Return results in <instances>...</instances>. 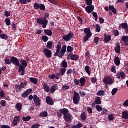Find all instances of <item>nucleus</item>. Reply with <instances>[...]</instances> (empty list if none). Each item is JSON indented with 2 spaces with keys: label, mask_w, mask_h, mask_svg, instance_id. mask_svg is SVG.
<instances>
[{
  "label": "nucleus",
  "mask_w": 128,
  "mask_h": 128,
  "mask_svg": "<svg viewBox=\"0 0 128 128\" xmlns=\"http://www.w3.org/2000/svg\"><path fill=\"white\" fill-rule=\"evenodd\" d=\"M19 62L22 63L21 64L20 63V66H18V68H19L18 72H19V74L21 72L22 76H24V74H26V68L28 66V62H26V60L22 59L20 60Z\"/></svg>",
  "instance_id": "f257e3e1"
},
{
  "label": "nucleus",
  "mask_w": 128,
  "mask_h": 128,
  "mask_svg": "<svg viewBox=\"0 0 128 128\" xmlns=\"http://www.w3.org/2000/svg\"><path fill=\"white\" fill-rule=\"evenodd\" d=\"M49 18L50 15L46 14L44 18H40L37 19V24L42 25L43 28H46V26H48V20L46 18Z\"/></svg>",
  "instance_id": "f03ea898"
},
{
  "label": "nucleus",
  "mask_w": 128,
  "mask_h": 128,
  "mask_svg": "<svg viewBox=\"0 0 128 128\" xmlns=\"http://www.w3.org/2000/svg\"><path fill=\"white\" fill-rule=\"evenodd\" d=\"M80 94L77 92H75L74 93V97L73 98L74 104H78L80 102Z\"/></svg>",
  "instance_id": "7ed1b4c3"
},
{
  "label": "nucleus",
  "mask_w": 128,
  "mask_h": 128,
  "mask_svg": "<svg viewBox=\"0 0 128 128\" xmlns=\"http://www.w3.org/2000/svg\"><path fill=\"white\" fill-rule=\"evenodd\" d=\"M74 36V34L72 32H70L67 35H64L62 38L65 42H70V40Z\"/></svg>",
  "instance_id": "20e7f679"
},
{
  "label": "nucleus",
  "mask_w": 128,
  "mask_h": 128,
  "mask_svg": "<svg viewBox=\"0 0 128 128\" xmlns=\"http://www.w3.org/2000/svg\"><path fill=\"white\" fill-rule=\"evenodd\" d=\"M28 84V82L24 81V83L22 82L20 85H16V88L17 90L20 92V90H22V88H24L26 85Z\"/></svg>",
  "instance_id": "39448f33"
},
{
  "label": "nucleus",
  "mask_w": 128,
  "mask_h": 128,
  "mask_svg": "<svg viewBox=\"0 0 128 128\" xmlns=\"http://www.w3.org/2000/svg\"><path fill=\"white\" fill-rule=\"evenodd\" d=\"M44 54L45 56L48 58H50L52 56V50L48 48H44Z\"/></svg>",
  "instance_id": "423d86ee"
},
{
  "label": "nucleus",
  "mask_w": 128,
  "mask_h": 128,
  "mask_svg": "<svg viewBox=\"0 0 128 128\" xmlns=\"http://www.w3.org/2000/svg\"><path fill=\"white\" fill-rule=\"evenodd\" d=\"M64 119L66 120V122L70 124L72 122V116L70 114H68L64 116Z\"/></svg>",
  "instance_id": "0eeeda50"
},
{
  "label": "nucleus",
  "mask_w": 128,
  "mask_h": 128,
  "mask_svg": "<svg viewBox=\"0 0 128 128\" xmlns=\"http://www.w3.org/2000/svg\"><path fill=\"white\" fill-rule=\"evenodd\" d=\"M11 64H14L16 66H18H18H20V60L18 58L14 56H12L11 58Z\"/></svg>",
  "instance_id": "6e6552de"
},
{
  "label": "nucleus",
  "mask_w": 128,
  "mask_h": 128,
  "mask_svg": "<svg viewBox=\"0 0 128 128\" xmlns=\"http://www.w3.org/2000/svg\"><path fill=\"white\" fill-rule=\"evenodd\" d=\"M34 102L36 106H40L42 104V102H40V98H38V96L36 95L34 96Z\"/></svg>",
  "instance_id": "1a4fd4ad"
},
{
  "label": "nucleus",
  "mask_w": 128,
  "mask_h": 128,
  "mask_svg": "<svg viewBox=\"0 0 128 128\" xmlns=\"http://www.w3.org/2000/svg\"><path fill=\"white\" fill-rule=\"evenodd\" d=\"M104 84H114V81H112V78L110 77H106L104 80Z\"/></svg>",
  "instance_id": "9d476101"
},
{
  "label": "nucleus",
  "mask_w": 128,
  "mask_h": 128,
  "mask_svg": "<svg viewBox=\"0 0 128 128\" xmlns=\"http://www.w3.org/2000/svg\"><path fill=\"white\" fill-rule=\"evenodd\" d=\"M68 56L70 58L71 60H80V56L76 55V54H74L72 52L68 54Z\"/></svg>",
  "instance_id": "9b49d317"
},
{
  "label": "nucleus",
  "mask_w": 128,
  "mask_h": 128,
  "mask_svg": "<svg viewBox=\"0 0 128 128\" xmlns=\"http://www.w3.org/2000/svg\"><path fill=\"white\" fill-rule=\"evenodd\" d=\"M86 10L88 14H92L94 10V6H89L86 8Z\"/></svg>",
  "instance_id": "f8f14e48"
},
{
  "label": "nucleus",
  "mask_w": 128,
  "mask_h": 128,
  "mask_svg": "<svg viewBox=\"0 0 128 128\" xmlns=\"http://www.w3.org/2000/svg\"><path fill=\"white\" fill-rule=\"evenodd\" d=\"M120 28H124L126 30L125 32L126 34H128V24L126 23H122L119 26Z\"/></svg>",
  "instance_id": "ddd939ff"
},
{
  "label": "nucleus",
  "mask_w": 128,
  "mask_h": 128,
  "mask_svg": "<svg viewBox=\"0 0 128 128\" xmlns=\"http://www.w3.org/2000/svg\"><path fill=\"white\" fill-rule=\"evenodd\" d=\"M46 102L49 106H52L54 104V102L52 100V98L50 96H47L46 98Z\"/></svg>",
  "instance_id": "4468645a"
},
{
  "label": "nucleus",
  "mask_w": 128,
  "mask_h": 128,
  "mask_svg": "<svg viewBox=\"0 0 128 128\" xmlns=\"http://www.w3.org/2000/svg\"><path fill=\"white\" fill-rule=\"evenodd\" d=\"M116 76L118 80H120V78L122 80H124L126 78V74H124V72H122L117 74Z\"/></svg>",
  "instance_id": "2eb2a0df"
},
{
  "label": "nucleus",
  "mask_w": 128,
  "mask_h": 128,
  "mask_svg": "<svg viewBox=\"0 0 128 128\" xmlns=\"http://www.w3.org/2000/svg\"><path fill=\"white\" fill-rule=\"evenodd\" d=\"M62 50V45L58 44L56 46V52L54 54V56H58V54H60V50Z\"/></svg>",
  "instance_id": "dca6fc26"
},
{
  "label": "nucleus",
  "mask_w": 128,
  "mask_h": 128,
  "mask_svg": "<svg viewBox=\"0 0 128 128\" xmlns=\"http://www.w3.org/2000/svg\"><path fill=\"white\" fill-rule=\"evenodd\" d=\"M60 112L63 114L64 116L67 115L70 112L68 111V110L66 108H62L60 110Z\"/></svg>",
  "instance_id": "f3484780"
},
{
  "label": "nucleus",
  "mask_w": 128,
  "mask_h": 128,
  "mask_svg": "<svg viewBox=\"0 0 128 128\" xmlns=\"http://www.w3.org/2000/svg\"><path fill=\"white\" fill-rule=\"evenodd\" d=\"M104 42H106V44H108V42H110L112 40V36H108L106 34H105L104 36Z\"/></svg>",
  "instance_id": "a211bd4d"
},
{
  "label": "nucleus",
  "mask_w": 128,
  "mask_h": 128,
  "mask_svg": "<svg viewBox=\"0 0 128 128\" xmlns=\"http://www.w3.org/2000/svg\"><path fill=\"white\" fill-rule=\"evenodd\" d=\"M56 90H58V86L56 84L53 85L50 88V94H54Z\"/></svg>",
  "instance_id": "6ab92c4d"
},
{
  "label": "nucleus",
  "mask_w": 128,
  "mask_h": 128,
  "mask_svg": "<svg viewBox=\"0 0 128 128\" xmlns=\"http://www.w3.org/2000/svg\"><path fill=\"white\" fill-rule=\"evenodd\" d=\"M44 90H45L46 92L48 94L50 92V88L46 84H44L43 86Z\"/></svg>",
  "instance_id": "aec40b11"
},
{
  "label": "nucleus",
  "mask_w": 128,
  "mask_h": 128,
  "mask_svg": "<svg viewBox=\"0 0 128 128\" xmlns=\"http://www.w3.org/2000/svg\"><path fill=\"white\" fill-rule=\"evenodd\" d=\"M15 108L18 112H22V103L17 104Z\"/></svg>",
  "instance_id": "412c9836"
},
{
  "label": "nucleus",
  "mask_w": 128,
  "mask_h": 128,
  "mask_svg": "<svg viewBox=\"0 0 128 128\" xmlns=\"http://www.w3.org/2000/svg\"><path fill=\"white\" fill-rule=\"evenodd\" d=\"M80 82L81 84V86H82V88H84V86H86V78H82L80 79Z\"/></svg>",
  "instance_id": "4be33fe9"
},
{
  "label": "nucleus",
  "mask_w": 128,
  "mask_h": 128,
  "mask_svg": "<svg viewBox=\"0 0 128 128\" xmlns=\"http://www.w3.org/2000/svg\"><path fill=\"white\" fill-rule=\"evenodd\" d=\"M114 50L116 54H120V44H117L114 48Z\"/></svg>",
  "instance_id": "5701e85b"
},
{
  "label": "nucleus",
  "mask_w": 128,
  "mask_h": 128,
  "mask_svg": "<svg viewBox=\"0 0 128 128\" xmlns=\"http://www.w3.org/2000/svg\"><path fill=\"white\" fill-rule=\"evenodd\" d=\"M110 10H111L112 12L114 13V14H116L118 12L116 11V9L112 6H109Z\"/></svg>",
  "instance_id": "b1692460"
},
{
  "label": "nucleus",
  "mask_w": 128,
  "mask_h": 128,
  "mask_svg": "<svg viewBox=\"0 0 128 128\" xmlns=\"http://www.w3.org/2000/svg\"><path fill=\"white\" fill-rule=\"evenodd\" d=\"M94 104H98V106L100 104H102V98H100V97H98L96 98Z\"/></svg>",
  "instance_id": "393cba45"
},
{
  "label": "nucleus",
  "mask_w": 128,
  "mask_h": 128,
  "mask_svg": "<svg viewBox=\"0 0 128 128\" xmlns=\"http://www.w3.org/2000/svg\"><path fill=\"white\" fill-rule=\"evenodd\" d=\"M66 52V46L64 45L62 48L61 52H60V54L62 56H64V54Z\"/></svg>",
  "instance_id": "a878e982"
},
{
  "label": "nucleus",
  "mask_w": 128,
  "mask_h": 128,
  "mask_svg": "<svg viewBox=\"0 0 128 128\" xmlns=\"http://www.w3.org/2000/svg\"><path fill=\"white\" fill-rule=\"evenodd\" d=\"M114 64L117 66H118L120 64V58L116 57L115 58Z\"/></svg>",
  "instance_id": "bb28decb"
},
{
  "label": "nucleus",
  "mask_w": 128,
  "mask_h": 128,
  "mask_svg": "<svg viewBox=\"0 0 128 128\" xmlns=\"http://www.w3.org/2000/svg\"><path fill=\"white\" fill-rule=\"evenodd\" d=\"M44 32L48 36H52V32L51 30H45Z\"/></svg>",
  "instance_id": "cd10ccee"
},
{
  "label": "nucleus",
  "mask_w": 128,
  "mask_h": 128,
  "mask_svg": "<svg viewBox=\"0 0 128 128\" xmlns=\"http://www.w3.org/2000/svg\"><path fill=\"white\" fill-rule=\"evenodd\" d=\"M84 32L86 34H88L89 36H92V34L90 32V28H86L84 30Z\"/></svg>",
  "instance_id": "c85d7f7f"
},
{
  "label": "nucleus",
  "mask_w": 128,
  "mask_h": 128,
  "mask_svg": "<svg viewBox=\"0 0 128 128\" xmlns=\"http://www.w3.org/2000/svg\"><path fill=\"white\" fill-rule=\"evenodd\" d=\"M97 96H104L106 95V92L104 90H100L97 92Z\"/></svg>",
  "instance_id": "c756f323"
},
{
  "label": "nucleus",
  "mask_w": 128,
  "mask_h": 128,
  "mask_svg": "<svg viewBox=\"0 0 128 128\" xmlns=\"http://www.w3.org/2000/svg\"><path fill=\"white\" fill-rule=\"evenodd\" d=\"M0 38L2 40H8V36L6 34H1L0 35Z\"/></svg>",
  "instance_id": "7c9ffc66"
},
{
  "label": "nucleus",
  "mask_w": 128,
  "mask_h": 128,
  "mask_svg": "<svg viewBox=\"0 0 128 128\" xmlns=\"http://www.w3.org/2000/svg\"><path fill=\"white\" fill-rule=\"evenodd\" d=\"M85 70L86 72L90 76V74L92 73V72H90V66H86Z\"/></svg>",
  "instance_id": "2f4dec72"
},
{
  "label": "nucleus",
  "mask_w": 128,
  "mask_h": 128,
  "mask_svg": "<svg viewBox=\"0 0 128 128\" xmlns=\"http://www.w3.org/2000/svg\"><path fill=\"white\" fill-rule=\"evenodd\" d=\"M122 118L124 120H128V112H124L122 114Z\"/></svg>",
  "instance_id": "473e14b6"
},
{
  "label": "nucleus",
  "mask_w": 128,
  "mask_h": 128,
  "mask_svg": "<svg viewBox=\"0 0 128 128\" xmlns=\"http://www.w3.org/2000/svg\"><path fill=\"white\" fill-rule=\"evenodd\" d=\"M30 82H32V84H38V80L36 78H30Z\"/></svg>",
  "instance_id": "72a5a7b5"
},
{
  "label": "nucleus",
  "mask_w": 128,
  "mask_h": 128,
  "mask_svg": "<svg viewBox=\"0 0 128 128\" xmlns=\"http://www.w3.org/2000/svg\"><path fill=\"white\" fill-rule=\"evenodd\" d=\"M52 44L53 42H48L46 46L48 50H52Z\"/></svg>",
  "instance_id": "f704fd0d"
},
{
  "label": "nucleus",
  "mask_w": 128,
  "mask_h": 128,
  "mask_svg": "<svg viewBox=\"0 0 128 128\" xmlns=\"http://www.w3.org/2000/svg\"><path fill=\"white\" fill-rule=\"evenodd\" d=\"M90 38H92V34H90V35L86 34L84 38V42H88V40H90Z\"/></svg>",
  "instance_id": "c9c22d12"
},
{
  "label": "nucleus",
  "mask_w": 128,
  "mask_h": 128,
  "mask_svg": "<svg viewBox=\"0 0 128 128\" xmlns=\"http://www.w3.org/2000/svg\"><path fill=\"white\" fill-rule=\"evenodd\" d=\"M32 118V117L30 116H28L27 117H22V120L23 122H29L30 120V119Z\"/></svg>",
  "instance_id": "e433bc0d"
},
{
  "label": "nucleus",
  "mask_w": 128,
  "mask_h": 128,
  "mask_svg": "<svg viewBox=\"0 0 128 128\" xmlns=\"http://www.w3.org/2000/svg\"><path fill=\"white\" fill-rule=\"evenodd\" d=\"M5 64H8V66L12 64V58H10H10H6L5 59Z\"/></svg>",
  "instance_id": "4c0bfd02"
},
{
  "label": "nucleus",
  "mask_w": 128,
  "mask_h": 128,
  "mask_svg": "<svg viewBox=\"0 0 128 128\" xmlns=\"http://www.w3.org/2000/svg\"><path fill=\"white\" fill-rule=\"evenodd\" d=\"M40 116H41V118H46V116H48V112L44 111V112L40 113Z\"/></svg>",
  "instance_id": "58836bf2"
},
{
  "label": "nucleus",
  "mask_w": 128,
  "mask_h": 128,
  "mask_svg": "<svg viewBox=\"0 0 128 128\" xmlns=\"http://www.w3.org/2000/svg\"><path fill=\"white\" fill-rule=\"evenodd\" d=\"M34 10H40V4L36 2L34 4Z\"/></svg>",
  "instance_id": "ea45409f"
},
{
  "label": "nucleus",
  "mask_w": 128,
  "mask_h": 128,
  "mask_svg": "<svg viewBox=\"0 0 128 128\" xmlns=\"http://www.w3.org/2000/svg\"><path fill=\"white\" fill-rule=\"evenodd\" d=\"M92 14L96 22H98V14H96V12H92Z\"/></svg>",
  "instance_id": "a19ab883"
},
{
  "label": "nucleus",
  "mask_w": 128,
  "mask_h": 128,
  "mask_svg": "<svg viewBox=\"0 0 128 128\" xmlns=\"http://www.w3.org/2000/svg\"><path fill=\"white\" fill-rule=\"evenodd\" d=\"M80 118L82 120H86V113H82L80 116Z\"/></svg>",
  "instance_id": "79ce46f5"
},
{
  "label": "nucleus",
  "mask_w": 128,
  "mask_h": 128,
  "mask_svg": "<svg viewBox=\"0 0 128 128\" xmlns=\"http://www.w3.org/2000/svg\"><path fill=\"white\" fill-rule=\"evenodd\" d=\"M39 10H40L44 11L46 10V6L44 4H40L39 6Z\"/></svg>",
  "instance_id": "37998d69"
},
{
  "label": "nucleus",
  "mask_w": 128,
  "mask_h": 128,
  "mask_svg": "<svg viewBox=\"0 0 128 128\" xmlns=\"http://www.w3.org/2000/svg\"><path fill=\"white\" fill-rule=\"evenodd\" d=\"M5 22L6 24V26H10V20L8 18H6L5 20Z\"/></svg>",
  "instance_id": "c03bdc74"
},
{
  "label": "nucleus",
  "mask_w": 128,
  "mask_h": 128,
  "mask_svg": "<svg viewBox=\"0 0 128 128\" xmlns=\"http://www.w3.org/2000/svg\"><path fill=\"white\" fill-rule=\"evenodd\" d=\"M96 110L99 112H102V110H104V108L102 106H100L99 105H98L96 106Z\"/></svg>",
  "instance_id": "a18cd8bd"
},
{
  "label": "nucleus",
  "mask_w": 128,
  "mask_h": 128,
  "mask_svg": "<svg viewBox=\"0 0 128 128\" xmlns=\"http://www.w3.org/2000/svg\"><path fill=\"white\" fill-rule=\"evenodd\" d=\"M118 88H114L113 89L112 92V96H116V94L118 92Z\"/></svg>",
  "instance_id": "49530a36"
},
{
  "label": "nucleus",
  "mask_w": 128,
  "mask_h": 128,
  "mask_svg": "<svg viewBox=\"0 0 128 128\" xmlns=\"http://www.w3.org/2000/svg\"><path fill=\"white\" fill-rule=\"evenodd\" d=\"M62 66L64 68H68V62L64 60L62 62Z\"/></svg>",
  "instance_id": "de8ad7c7"
},
{
  "label": "nucleus",
  "mask_w": 128,
  "mask_h": 128,
  "mask_svg": "<svg viewBox=\"0 0 128 128\" xmlns=\"http://www.w3.org/2000/svg\"><path fill=\"white\" fill-rule=\"evenodd\" d=\"M100 42V38L98 37H95L94 38V43L96 44V46L98 44V42Z\"/></svg>",
  "instance_id": "09e8293b"
},
{
  "label": "nucleus",
  "mask_w": 128,
  "mask_h": 128,
  "mask_svg": "<svg viewBox=\"0 0 128 128\" xmlns=\"http://www.w3.org/2000/svg\"><path fill=\"white\" fill-rule=\"evenodd\" d=\"M86 4L88 6H92V0H86Z\"/></svg>",
  "instance_id": "8fccbe9b"
},
{
  "label": "nucleus",
  "mask_w": 128,
  "mask_h": 128,
  "mask_svg": "<svg viewBox=\"0 0 128 128\" xmlns=\"http://www.w3.org/2000/svg\"><path fill=\"white\" fill-rule=\"evenodd\" d=\"M61 72V76H64V74L66 72V68H62L60 70Z\"/></svg>",
  "instance_id": "3c124183"
},
{
  "label": "nucleus",
  "mask_w": 128,
  "mask_h": 128,
  "mask_svg": "<svg viewBox=\"0 0 128 128\" xmlns=\"http://www.w3.org/2000/svg\"><path fill=\"white\" fill-rule=\"evenodd\" d=\"M42 40L44 42H46L48 40V37L46 36H42Z\"/></svg>",
  "instance_id": "603ef678"
},
{
  "label": "nucleus",
  "mask_w": 128,
  "mask_h": 128,
  "mask_svg": "<svg viewBox=\"0 0 128 128\" xmlns=\"http://www.w3.org/2000/svg\"><path fill=\"white\" fill-rule=\"evenodd\" d=\"M67 52H74V48L71 46H68L67 48Z\"/></svg>",
  "instance_id": "864d4df0"
},
{
  "label": "nucleus",
  "mask_w": 128,
  "mask_h": 128,
  "mask_svg": "<svg viewBox=\"0 0 128 128\" xmlns=\"http://www.w3.org/2000/svg\"><path fill=\"white\" fill-rule=\"evenodd\" d=\"M122 40L124 42H128V36H124L122 38Z\"/></svg>",
  "instance_id": "5fc2aeb1"
},
{
  "label": "nucleus",
  "mask_w": 128,
  "mask_h": 128,
  "mask_svg": "<svg viewBox=\"0 0 128 128\" xmlns=\"http://www.w3.org/2000/svg\"><path fill=\"white\" fill-rule=\"evenodd\" d=\"M79 94H80V96H82V98H84V96H86V92H84L82 91H80L79 92Z\"/></svg>",
  "instance_id": "6e6d98bb"
},
{
  "label": "nucleus",
  "mask_w": 128,
  "mask_h": 128,
  "mask_svg": "<svg viewBox=\"0 0 128 128\" xmlns=\"http://www.w3.org/2000/svg\"><path fill=\"white\" fill-rule=\"evenodd\" d=\"M90 80L92 84H94L98 82V79L96 78H90Z\"/></svg>",
  "instance_id": "4d7b16f0"
},
{
  "label": "nucleus",
  "mask_w": 128,
  "mask_h": 128,
  "mask_svg": "<svg viewBox=\"0 0 128 128\" xmlns=\"http://www.w3.org/2000/svg\"><path fill=\"white\" fill-rule=\"evenodd\" d=\"M96 32H100V26L98 24L96 25Z\"/></svg>",
  "instance_id": "13d9d810"
},
{
  "label": "nucleus",
  "mask_w": 128,
  "mask_h": 128,
  "mask_svg": "<svg viewBox=\"0 0 128 128\" xmlns=\"http://www.w3.org/2000/svg\"><path fill=\"white\" fill-rule=\"evenodd\" d=\"M108 120H114V116L112 114H110L108 116Z\"/></svg>",
  "instance_id": "bf43d9fd"
},
{
  "label": "nucleus",
  "mask_w": 128,
  "mask_h": 128,
  "mask_svg": "<svg viewBox=\"0 0 128 128\" xmlns=\"http://www.w3.org/2000/svg\"><path fill=\"white\" fill-rule=\"evenodd\" d=\"M114 34L115 36H120V32L118 30H115L114 31Z\"/></svg>",
  "instance_id": "052dcab7"
},
{
  "label": "nucleus",
  "mask_w": 128,
  "mask_h": 128,
  "mask_svg": "<svg viewBox=\"0 0 128 128\" xmlns=\"http://www.w3.org/2000/svg\"><path fill=\"white\" fill-rule=\"evenodd\" d=\"M20 2L21 4H28L26 0H20Z\"/></svg>",
  "instance_id": "680f3d73"
},
{
  "label": "nucleus",
  "mask_w": 128,
  "mask_h": 128,
  "mask_svg": "<svg viewBox=\"0 0 128 128\" xmlns=\"http://www.w3.org/2000/svg\"><path fill=\"white\" fill-rule=\"evenodd\" d=\"M14 120L17 122H18L20 121V118L18 116H16L14 118Z\"/></svg>",
  "instance_id": "e2e57ef3"
},
{
  "label": "nucleus",
  "mask_w": 128,
  "mask_h": 128,
  "mask_svg": "<svg viewBox=\"0 0 128 128\" xmlns=\"http://www.w3.org/2000/svg\"><path fill=\"white\" fill-rule=\"evenodd\" d=\"M87 112H88V114H92V112H93L92 108L88 107L87 108Z\"/></svg>",
  "instance_id": "0e129e2a"
},
{
  "label": "nucleus",
  "mask_w": 128,
  "mask_h": 128,
  "mask_svg": "<svg viewBox=\"0 0 128 128\" xmlns=\"http://www.w3.org/2000/svg\"><path fill=\"white\" fill-rule=\"evenodd\" d=\"M74 83L75 84L76 86H80V80L78 79H74Z\"/></svg>",
  "instance_id": "69168bd1"
},
{
  "label": "nucleus",
  "mask_w": 128,
  "mask_h": 128,
  "mask_svg": "<svg viewBox=\"0 0 128 128\" xmlns=\"http://www.w3.org/2000/svg\"><path fill=\"white\" fill-rule=\"evenodd\" d=\"M28 94L27 92H25L22 95V98H28Z\"/></svg>",
  "instance_id": "338daca9"
},
{
  "label": "nucleus",
  "mask_w": 128,
  "mask_h": 128,
  "mask_svg": "<svg viewBox=\"0 0 128 128\" xmlns=\"http://www.w3.org/2000/svg\"><path fill=\"white\" fill-rule=\"evenodd\" d=\"M4 16H6V18L10 16V12L8 11H6L4 12Z\"/></svg>",
  "instance_id": "774afa93"
}]
</instances>
